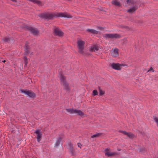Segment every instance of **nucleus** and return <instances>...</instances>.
I'll list each match as a JSON object with an SVG mask.
<instances>
[{
	"instance_id": "obj_1",
	"label": "nucleus",
	"mask_w": 158,
	"mask_h": 158,
	"mask_svg": "<svg viewBox=\"0 0 158 158\" xmlns=\"http://www.w3.org/2000/svg\"><path fill=\"white\" fill-rule=\"evenodd\" d=\"M39 17L45 19H50L55 17H61L66 18H71L72 16L69 14L67 13H47L41 14L39 15Z\"/></svg>"
},
{
	"instance_id": "obj_2",
	"label": "nucleus",
	"mask_w": 158,
	"mask_h": 158,
	"mask_svg": "<svg viewBox=\"0 0 158 158\" xmlns=\"http://www.w3.org/2000/svg\"><path fill=\"white\" fill-rule=\"evenodd\" d=\"M21 27L27 29L30 32L32 33L34 35H37L39 33V31L37 29L33 28L24 24H23V25Z\"/></svg>"
},
{
	"instance_id": "obj_3",
	"label": "nucleus",
	"mask_w": 158,
	"mask_h": 158,
	"mask_svg": "<svg viewBox=\"0 0 158 158\" xmlns=\"http://www.w3.org/2000/svg\"><path fill=\"white\" fill-rule=\"evenodd\" d=\"M59 77L60 78L61 85L64 86V88L65 89L68 90L69 89V85L65 80V77L63 75L61 74Z\"/></svg>"
},
{
	"instance_id": "obj_4",
	"label": "nucleus",
	"mask_w": 158,
	"mask_h": 158,
	"mask_svg": "<svg viewBox=\"0 0 158 158\" xmlns=\"http://www.w3.org/2000/svg\"><path fill=\"white\" fill-rule=\"evenodd\" d=\"M77 44L78 52L80 53L83 54V49L84 48V42L81 40H79L77 42Z\"/></svg>"
},
{
	"instance_id": "obj_5",
	"label": "nucleus",
	"mask_w": 158,
	"mask_h": 158,
	"mask_svg": "<svg viewBox=\"0 0 158 158\" xmlns=\"http://www.w3.org/2000/svg\"><path fill=\"white\" fill-rule=\"evenodd\" d=\"M119 35L117 34H105L103 35V37L106 39L111 38H117L119 37Z\"/></svg>"
},
{
	"instance_id": "obj_6",
	"label": "nucleus",
	"mask_w": 158,
	"mask_h": 158,
	"mask_svg": "<svg viewBox=\"0 0 158 158\" xmlns=\"http://www.w3.org/2000/svg\"><path fill=\"white\" fill-rule=\"evenodd\" d=\"M21 93H24L27 96L31 98L35 97V94L30 90H21Z\"/></svg>"
},
{
	"instance_id": "obj_7",
	"label": "nucleus",
	"mask_w": 158,
	"mask_h": 158,
	"mask_svg": "<svg viewBox=\"0 0 158 158\" xmlns=\"http://www.w3.org/2000/svg\"><path fill=\"white\" fill-rule=\"evenodd\" d=\"M124 66V64H120L118 63H113L111 64V66L113 69L118 70L120 69L122 66Z\"/></svg>"
},
{
	"instance_id": "obj_8",
	"label": "nucleus",
	"mask_w": 158,
	"mask_h": 158,
	"mask_svg": "<svg viewBox=\"0 0 158 158\" xmlns=\"http://www.w3.org/2000/svg\"><path fill=\"white\" fill-rule=\"evenodd\" d=\"M110 149L107 148L104 150L105 155L108 156H112L115 155L117 153L115 152H109Z\"/></svg>"
},
{
	"instance_id": "obj_9",
	"label": "nucleus",
	"mask_w": 158,
	"mask_h": 158,
	"mask_svg": "<svg viewBox=\"0 0 158 158\" xmlns=\"http://www.w3.org/2000/svg\"><path fill=\"white\" fill-rule=\"evenodd\" d=\"M118 49L116 48L112 49L110 52L111 55L114 57L117 56L118 55Z\"/></svg>"
},
{
	"instance_id": "obj_10",
	"label": "nucleus",
	"mask_w": 158,
	"mask_h": 158,
	"mask_svg": "<svg viewBox=\"0 0 158 158\" xmlns=\"http://www.w3.org/2000/svg\"><path fill=\"white\" fill-rule=\"evenodd\" d=\"M54 32L55 34L57 35L61 36L63 35V32L59 29L56 28L54 29Z\"/></svg>"
},
{
	"instance_id": "obj_11",
	"label": "nucleus",
	"mask_w": 158,
	"mask_h": 158,
	"mask_svg": "<svg viewBox=\"0 0 158 158\" xmlns=\"http://www.w3.org/2000/svg\"><path fill=\"white\" fill-rule=\"evenodd\" d=\"M34 133L37 135V141L38 142H39L41 139L42 135L41 133L40 132V131L38 130L35 131Z\"/></svg>"
},
{
	"instance_id": "obj_12",
	"label": "nucleus",
	"mask_w": 158,
	"mask_h": 158,
	"mask_svg": "<svg viewBox=\"0 0 158 158\" xmlns=\"http://www.w3.org/2000/svg\"><path fill=\"white\" fill-rule=\"evenodd\" d=\"M100 48L97 45H93L90 47L89 48V51L91 52H96L98 51Z\"/></svg>"
},
{
	"instance_id": "obj_13",
	"label": "nucleus",
	"mask_w": 158,
	"mask_h": 158,
	"mask_svg": "<svg viewBox=\"0 0 158 158\" xmlns=\"http://www.w3.org/2000/svg\"><path fill=\"white\" fill-rule=\"evenodd\" d=\"M120 131L124 134L128 136L130 138L132 139L134 137V135L131 133H128L125 131Z\"/></svg>"
},
{
	"instance_id": "obj_14",
	"label": "nucleus",
	"mask_w": 158,
	"mask_h": 158,
	"mask_svg": "<svg viewBox=\"0 0 158 158\" xmlns=\"http://www.w3.org/2000/svg\"><path fill=\"white\" fill-rule=\"evenodd\" d=\"M138 8L137 6H135L132 7H131L127 10V12L130 13H132L135 11Z\"/></svg>"
},
{
	"instance_id": "obj_15",
	"label": "nucleus",
	"mask_w": 158,
	"mask_h": 158,
	"mask_svg": "<svg viewBox=\"0 0 158 158\" xmlns=\"http://www.w3.org/2000/svg\"><path fill=\"white\" fill-rule=\"evenodd\" d=\"M74 114H77L81 116H82L84 115V113L81 110L77 109H75Z\"/></svg>"
},
{
	"instance_id": "obj_16",
	"label": "nucleus",
	"mask_w": 158,
	"mask_h": 158,
	"mask_svg": "<svg viewBox=\"0 0 158 158\" xmlns=\"http://www.w3.org/2000/svg\"><path fill=\"white\" fill-rule=\"evenodd\" d=\"M112 3L113 4L117 6H119L120 5L119 2L117 0H113L112 1Z\"/></svg>"
},
{
	"instance_id": "obj_17",
	"label": "nucleus",
	"mask_w": 158,
	"mask_h": 158,
	"mask_svg": "<svg viewBox=\"0 0 158 158\" xmlns=\"http://www.w3.org/2000/svg\"><path fill=\"white\" fill-rule=\"evenodd\" d=\"M66 110L69 113L71 114H74L75 109H66Z\"/></svg>"
},
{
	"instance_id": "obj_18",
	"label": "nucleus",
	"mask_w": 158,
	"mask_h": 158,
	"mask_svg": "<svg viewBox=\"0 0 158 158\" xmlns=\"http://www.w3.org/2000/svg\"><path fill=\"white\" fill-rule=\"evenodd\" d=\"M29 1H31L33 2L34 3H37L39 5H40L41 4V2L38 0H27Z\"/></svg>"
},
{
	"instance_id": "obj_19",
	"label": "nucleus",
	"mask_w": 158,
	"mask_h": 158,
	"mask_svg": "<svg viewBox=\"0 0 158 158\" xmlns=\"http://www.w3.org/2000/svg\"><path fill=\"white\" fill-rule=\"evenodd\" d=\"M101 133H97L96 134H94L93 135H92L91 136V138H94L98 137L99 136L101 135Z\"/></svg>"
},
{
	"instance_id": "obj_20",
	"label": "nucleus",
	"mask_w": 158,
	"mask_h": 158,
	"mask_svg": "<svg viewBox=\"0 0 158 158\" xmlns=\"http://www.w3.org/2000/svg\"><path fill=\"white\" fill-rule=\"evenodd\" d=\"M87 31L89 32L94 34H97L98 33V31L94 29H88Z\"/></svg>"
},
{
	"instance_id": "obj_21",
	"label": "nucleus",
	"mask_w": 158,
	"mask_h": 158,
	"mask_svg": "<svg viewBox=\"0 0 158 158\" xmlns=\"http://www.w3.org/2000/svg\"><path fill=\"white\" fill-rule=\"evenodd\" d=\"M61 141V138H59L56 141V142L55 144V146H58L59 145V144H60V143Z\"/></svg>"
},
{
	"instance_id": "obj_22",
	"label": "nucleus",
	"mask_w": 158,
	"mask_h": 158,
	"mask_svg": "<svg viewBox=\"0 0 158 158\" xmlns=\"http://www.w3.org/2000/svg\"><path fill=\"white\" fill-rule=\"evenodd\" d=\"M99 88V95L100 96H101L103 95L104 94V92L101 89L100 87H98Z\"/></svg>"
},
{
	"instance_id": "obj_23",
	"label": "nucleus",
	"mask_w": 158,
	"mask_h": 158,
	"mask_svg": "<svg viewBox=\"0 0 158 158\" xmlns=\"http://www.w3.org/2000/svg\"><path fill=\"white\" fill-rule=\"evenodd\" d=\"M126 2L127 3H135V2L133 0H127Z\"/></svg>"
},
{
	"instance_id": "obj_24",
	"label": "nucleus",
	"mask_w": 158,
	"mask_h": 158,
	"mask_svg": "<svg viewBox=\"0 0 158 158\" xmlns=\"http://www.w3.org/2000/svg\"><path fill=\"white\" fill-rule=\"evenodd\" d=\"M98 92L96 90H94L93 91V96H95L98 94Z\"/></svg>"
},
{
	"instance_id": "obj_25",
	"label": "nucleus",
	"mask_w": 158,
	"mask_h": 158,
	"mask_svg": "<svg viewBox=\"0 0 158 158\" xmlns=\"http://www.w3.org/2000/svg\"><path fill=\"white\" fill-rule=\"evenodd\" d=\"M153 119L158 127V118L154 117Z\"/></svg>"
},
{
	"instance_id": "obj_26",
	"label": "nucleus",
	"mask_w": 158,
	"mask_h": 158,
	"mask_svg": "<svg viewBox=\"0 0 158 158\" xmlns=\"http://www.w3.org/2000/svg\"><path fill=\"white\" fill-rule=\"evenodd\" d=\"M23 59H24V61L25 62V64H27L28 63V62H27V57H26V56H24Z\"/></svg>"
},
{
	"instance_id": "obj_27",
	"label": "nucleus",
	"mask_w": 158,
	"mask_h": 158,
	"mask_svg": "<svg viewBox=\"0 0 158 158\" xmlns=\"http://www.w3.org/2000/svg\"><path fill=\"white\" fill-rule=\"evenodd\" d=\"M150 71H152V72H154V70L153 69V68L152 67H150V69L148 70V72Z\"/></svg>"
},
{
	"instance_id": "obj_28",
	"label": "nucleus",
	"mask_w": 158,
	"mask_h": 158,
	"mask_svg": "<svg viewBox=\"0 0 158 158\" xmlns=\"http://www.w3.org/2000/svg\"><path fill=\"white\" fill-rule=\"evenodd\" d=\"M9 40V38H5L4 39V41L5 42H7Z\"/></svg>"
},
{
	"instance_id": "obj_29",
	"label": "nucleus",
	"mask_w": 158,
	"mask_h": 158,
	"mask_svg": "<svg viewBox=\"0 0 158 158\" xmlns=\"http://www.w3.org/2000/svg\"><path fill=\"white\" fill-rule=\"evenodd\" d=\"M77 145L80 148H81V144L80 143H77Z\"/></svg>"
},
{
	"instance_id": "obj_30",
	"label": "nucleus",
	"mask_w": 158,
	"mask_h": 158,
	"mask_svg": "<svg viewBox=\"0 0 158 158\" xmlns=\"http://www.w3.org/2000/svg\"><path fill=\"white\" fill-rule=\"evenodd\" d=\"M5 61H6V60H4L3 61V62L4 63L5 62Z\"/></svg>"
},
{
	"instance_id": "obj_31",
	"label": "nucleus",
	"mask_w": 158,
	"mask_h": 158,
	"mask_svg": "<svg viewBox=\"0 0 158 158\" xmlns=\"http://www.w3.org/2000/svg\"><path fill=\"white\" fill-rule=\"evenodd\" d=\"M139 152H140V149H139Z\"/></svg>"
},
{
	"instance_id": "obj_32",
	"label": "nucleus",
	"mask_w": 158,
	"mask_h": 158,
	"mask_svg": "<svg viewBox=\"0 0 158 158\" xmlns=\"http://www.w3.org/2000/svg\"><path fill=\"white\" fill-rule=\"evenodd\" d=\"M27 45V44H25V45L26 46V47H27V45Z\"/></svg>"
}]
</instances>
